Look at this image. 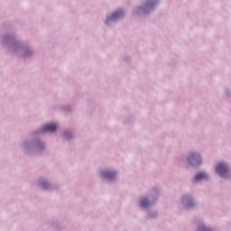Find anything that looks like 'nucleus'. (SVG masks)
<instances>
[{
	"label": "nucleus",
	"mask_w": 231,
	"mask_h": 231,
	"mask_svg": "<svg viewBox=\"0 0 231 231\" xmlns=\"http://www.w3.org/2000/svg\"><path fill=\"white\" fill-rule=\"evenodd\" d=\"M216 171L219 176L222 178H226L228 174V167H226V164L220 162L217 165Z\"/></svg>",
	"instance_id": "f257e3e1"
},
{
	"label": "nucleus",
	"mask_w": 231,
	"mask_h": 231,
	"mask_svg": "<svg viewBox=\"0 0 231 231\" xmlns=\"http://www.w3.org/2000/svg\"><path fill=\"white\" fill-rule=\"evenodd\" d=\"M188 162H189L191 165H199V163H201V156L198 153H191L188 157Z\"/></svg>",
	"instance_id": "f03ea898"
},
{
	"label": "nucleus",
	"mask_w": 231,
	"mask_h": 231,
	"mask_svg": "<svg viewBox=\"0 0 231 231\" xmlns=\"http://www.w3.org/2000/svg\"><path fill=\"white\" fill-rule=\"evenodd\" d=\"M120 17H124V11L118 10L115 12L110 17L106 19V24H109L111 21H116L117 19H120Z\"/></svg>",
	"instance_id": "7ed1b4c3"
},
{
	"label": "nucleus",
	"mask_w": 231,
	"mask_h": 231,
	"mask_svg": "<svg viewBox=\"0 0 231 231\" xmlns=\"http://www.w3.org/2000/svg\"><path fill=\"white\" fill-rule=\"evenodd\" d=\"M42 131L47 132V133H54V131H57V125L51 123L48 125H45L42 128Z\"/></svg>",
	"instance_id": "20e7f679"
},
{
	"label": "nucleus",
	"mask_w": 231,
	"mask_h": 231,
	"mask_svg": "<svg viewBox=\"0 0 231 231\" xmlns=\"http://www.w3.org/2000/svg\"><path fill=\"white\" fill-rule=\"evenodd\" d=\"M101 176L106 180H113L116 177V173L115 171H104L101 172Z\"/></svg>",
	"instance_id": "39448f33"
},
{
	"label": "nucleus",
	"mask_w": 231,
	"mask_h": 231,
	"mask_svg": "<svg viewBox=\"0 0 231 231\" xmlns=\"http://www.w3.org/2000/svg\"><path fill=\"white\" fill-rule=\"evenodd\" d=\"M207 178H208L207 173L200 172L195 176V181H200V180H207Z\"/></svg>",
	"instance_id": "423d86ee"
},
{
	"label": "nucleus",
	"mask_w": 231,
	"mask_h": 231,
	"mask_svg": "<svg viewBox=\"0 0 231 231\" xmlns=\"http://www.w3.org/2000/svg\"><path fill=\"white\" fill-rule=\"evenodd\" d=\"M141 207H143V208L149 207V199H143L141 200Z\"/></svg>",
	"instance_id": "0eeeda50"
},
{
	"label": "nucleus",
	"mask_w": 231,
	"mask_h": 231,
	"mask_svg": "<svg viewBox=\"0 0 231 231\" xmlns=\"http://www.w3.org/2000/svg\"><path fill=\"white\" fill-rule=\"evenodd\" d=\"M199 231H211V230L205 226H201L200 228H199Z\"/></svg>",
	"instance_id": "6e6552de"
},
{
	"label": "nucleus",
	"mask_w": 231,
	"mask_h": 231,
	"mask_svg": "<svg viewBox=\"0 0 231 231\" xmlns=\"http://www.w3.org/2000/svg\"><path fill=\"white\" fill-rule=\"evenodd\" d=\"M185 199H185V198H183V199H182V201H185Z\"/></svg>",
	"instance_id": "1a4fd4ad"
},
{
	"label": "nucleus",
	"mask_w": 231,
	"mask_h": 231,
	"mask_svg": "<svg viewBox=\"0 0 231 231\" xmlns=\"http://www.w3.org/2000/svg\"><path fill=\"white\" fill-rule=\"evenodd\" d=\"M188 207H190V203L188 204Z\"/></svg>",
	"instance_id": "9d476101"
}]
</instances>
